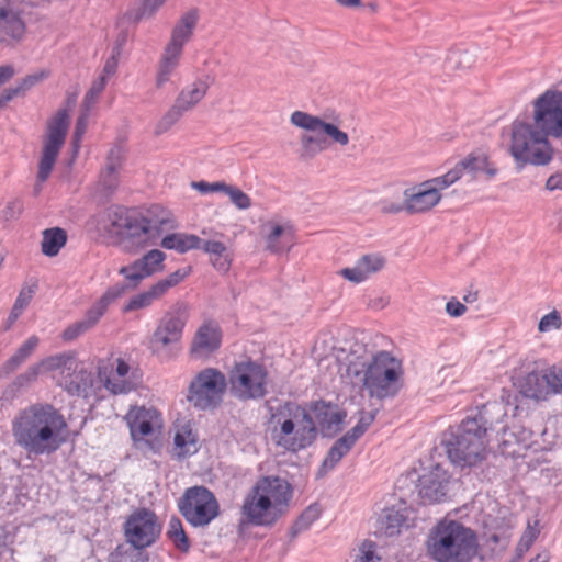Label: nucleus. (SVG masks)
I'll use <instances>...</instances> for the list:
<instances>
[{
  "label": "nucleus",
  "instance_id": "nucleus-1",
  "mask_svg": "<svg viewBox=\"0 0 562 562\" xmlns=\"http://www.w3.org/2000/svg\"><path fill=\"white\" fill-rule=\"evenodd\" d=\"M68 424L63 413L48 403L20 409L11 420L16 447L27 456H50L67 441Z\"/></svg>",
  "mask_w": 562,
  "mask_h": 562
},
{
  "label": "nucleus",
  "instance_id": "nucleus-2",
  "mask_svg": "<svg viewBox=\"0 0 562 562\" xmlns=\"http://www.w3.org/2000/svg\"><path fill=\"white\" fill-rule=\"evenodd\" d=\"M491 407L483 405L473 415L467 416L445 440L450 462L461 470L479 468L487 459V432L493 427L490 419Z\"/></svg>",
  "mask_w": 562,
  "mask_h": 562
},
{
  "label": "nucleus",
  "instance_id": "nucleus-3",
  "mask_svg": "<svg viewBox=\"0 0 562 562\" xmlns=\"http://www.w3.org/2000/svg\"><path fill=\"white\" fill-rule=\"evenodd\" d=\"M292 497L290 483L277 475L261 476L241 505V515L254 526H270L277 521Z\"/></svg>",
  "mask_w": 562,
  "mask_h": 562
},
{
  "label": "nucleus",
  "instance_id": "nucleus-4",
  "mask_svg": "<svg viewBox=\"0 0 562 562\" xmlns=\"http://www.w3.org/2000/svg\"><path fill=\"white\" fill-rule=\"evenodd\" d=\"M426 548L435 562H471L479 552V540L471 528L443 519L430 530Z\"/></svg>",
  "mask_w": 562,
  "mask_h": 562
},
{
  "label": "nucleus",
  "instance_id": "nucleus-5",
  "mask_svg": "<svg viewBox=\"0 0 562 562\" xmlns=\"http://www.w3.org/2000/svg\"><path fill=\"white\" fill-rule=\"evenodd\" d=\"M290 122L295 127L311 132L300 136L299 155L302 160H311L334 145L345 148L350 143L348 133L335 122L328 121L326 115L318 116L297 110L291 114Z\"/></svg>",
  "mask_w": 562,
  "mask_h": 562
},
{
  "label": "nucleus",
  "instance_id": "nucleus-6",
  "mask_svg": "<svg viewBox=\"0 0 562 562\" xmlns=\"http://www.w3.org/2000/svg\"><path fill=\"white\" fill-rule=\"evenodd\" d=\"M274 418L279 428H274L272 439L278 447L297 452L315 441L317 436L315 422L302 406L285 403Z\"/></svg>",
  "mask_w": 562,
  "mask_h": 562
},
{
  "label": "nucleus",
  "instance_id": "nucleus-7",
  "mask_svg": "<svg viewBox=\"0 0 562 562\" xmlns=\"http://www.w3.org/2000/svg\"><path fill=\"white\" fill-rule=\"evenodd\" d=\"M403 366L401 360L387 351L375 353L364 368L361 376L352 383H361L370 397L378 400L395 397L403 385Z\"/></svg>",
  "mask_w": 562,
  "mask_h": 562
},
{
  "label": "nucleus",
  "instance_id": "nucleus-8",
  "mask_svg": "<svg viewBox=\"0 0 562 562\" xmlns=\"http://www.w3.org/2000/svg\"><path fill=\"white\" fill-rule=\"evenodd\" d=\"M510 154L520 166L546 165L552 158V149L546 135L520 122L513 124Z\"/></svg>",
  "mask_w": 562,
  "mask_h": 562
},
{
  "label": "nucleus",
  "instance_id": "nucleus-9",
  "mask_svg": "<svg viewBox=\"0 0 562 562\" xmlns=\"http://www.w3.org/2000/svg\"><path fill=\"white\" fill-rule=\"evenodd\" d=\"M150 214V217L137 213L134 215L131 225H127L121 239L126 250L137 251L149 245H155L162 229L173 227V221L167 211L155 206Z\"/></svg>",
  "mask_w": 562,
  "mask_h": 562
},
{
  "label": "nucleus",
  "instance_id": "nucleus-10",
  "mask_svg": "<svg viewBox=\"0 0 562 562\" xmlns=\"http://www.w3.org/2000/svg\"><path fill=\"white\" fill-rule=\"evenodd\" d=\"M178 508L183 518L195 528L209 526L220 516L215 495L205 486H192L179 498Z\"/></svg>",
  "mask_w": 562,
  "mask_h": 562
},
{
  "label": "nucleus",
  "instance_id": "nucleus-11",
  "mask_svg": "<svg viewBox=\"0 0 562 562\" xmlns=\"http://www.w3.org/2000/svg\"><path fill=\"white\" fill-rule=\"evenodd\" d=\"M231 393L241 401L262 398L267 394L268 372L252 360L235 363L228 375Z\"/></svg>",
  "mask_w": 562,
  "mask_h": 562
},
{
  "label": "nucleus",
  "instance_id": "nucleus-12",
  "mask_svg": "<svg viewBox=\"0 0 562 562\" xmlns=\"http://www.w3.org/2000/svg\"><path fill=\"white\" fill-rule=\"evenodd\" d=\"M226 386L224 373L214 368H206L191 381L187 398L198 409L214 408L221 404Z\"/></svg>",
  "mask_w": 562,
  "mask_h": 562
},
{
  "label": "nucleus",
  "instance_id": "nucleus-13",
  "mask_svg": "<svg viewBox=\"0 0 562 562\" xmlns=\"http://www.w3.org/2000/svg\"><path fill=\"white\" fill-rule=\"evenodd\" d=\"M69 127L68 110L60 109L47 122V134L43 140L42 157L38 164L37 180L44 182L48 179L59 150L63 147Z\"/></svg>",
  "mask_w": 562,
  "mask_h": 562
},
{
  "label": "nucleus",
  "instance_id": "nucleus-14",
  "mask_svg": "<svg viewBox=\"0 0 562 562\" xmlns=\"http://www.w3.org/2000/svg\"><path fill=\"white\" fill-rule=\"evenodd\" d=\"M453 175H442L426 180L411 189L404 191L406 198V213L409 215L424 214L437 206L441 199V191L451 184L450 178Z\"/></svg>",
  "mask_w": 562,
  "mask_h": 562
},
{
  "label": "nucleus",
  "instance_id": "nucleus-15",
  "mask_svg": "<svg viewBox=\"0 0 562 562\" xmlns=\"http://www.w3.org/2000/svg\"><path fill=\"white\" fill-rule=\"evenodd\" d=\"M535 127L542 135L554 137L562 153V93L547 91L535 101Z\"/></svg>",
  "mask_w": 562,
  "mask_h": 562
},
{
  "label": "nucleus",
  "instance_id": "nucleus-16",
  "mask_svg": "<svg viewBox=\"0 0 562 562\" xmlns=\"http://www.w3.org/2000/svg\"><path fill=\"white\" fill-rule=\"evenodd\" d=\"M209 83L196 79L181 89L173 104L158 121L155 133L157 135L169 131L187 112L192 111L206 95Z\"/></svg>",
  "mask_w": 562,
  "mask_h": 562
},
{
  "label": "nucleus",
  "instance_id": "nucleus-17",
  "mask_svg": "<svg viewBox=\"0 0 562 562\" xmlns=\"http://www.w3.org/2000/svg\"><path fill=\"white\" fill-rule=\"evenodd\" d=\"M188 319V305L177 302L160 319L149 339V348L154 353L161 352L165 348L177 344L182 336L183 327Z\"/></svg>",
  "mask_w": 562,
  "mask_h": 562
},
{
  "label": "nucleus",
  "instance_id": "nucleus-18",
  "mask_svg": "<svg viewBox=\"0 0 562 562\" xmlns=\"http://www.w3.org/2000/svg\"><path fill=\"white\" fill-rule=\"evenodd\" d=\"M126 541L135 549H145L158 539L161 526L156 514L147 508L132 513L124 525Z\"/></svg>",
  "mask_w": 562,
  "mask_h": 562
},
{
  "label": "nucleus",
  "instance_id": "nucleus-19",
  "mask_svg": "<svg viewBox=\"0 0 562 562\" xmlns=\"http://www.w3.org/2000/svg\"><path fill=\"white\" fill-rule=\"evenodd\" d=\"M126 292V286L114 284L110 286L102 296L86 312L82 319L69 325L63 331V339L70 341L93 328L105 314L109 306Z\"/></svg>",
  "mask_w": 562,
  "mask_h": 562
},
{
  "label": "nucleus",
  "instance_id": "nucleus-20",
  "mask_svg": "<svg viewBox=\"0 0 562 562\" xmlns=\"http://www.w3.org/2000/svg\"><path fill=\"white\" fill-rule=\"evenodd\" d=\"M165 252L153 249L142 258L135 260L128 266L120 268L119 273L125 278L127 289H135L144 279L164 270Z\"/></svg>",
  "mask_w": 562,
  "mask_h": 562
},
{
  "label": "nucleus",
  "instance_id": "nucleus-21",
  "mask_svg": "<svg viewBox=\"0 0 562 562\" xmlns=\"http://www.w3.org/2000/svg\"><path fill=\"white\" fill-rule=\"evenodd\" d=\"M450 483L448 471L436 464L418 479V494L424 503H440L447 498Z\"/></svg>",
  "mask_w": 562,
  "mask_h": 562
},
{
  "label": "nucleus",
  "instance_id": "nucleus-22",
  "mask_svg": "<svg viewBox=\"0 0 562 562\" xmlns=\"http://www.w3.org/2000/svg\"><path fill=\"white\" fill-rule=\"evenodd\" d=\"M498 172L497 167L484 153H471L461 159L446 175H453L450 178L451 184L456 183L464 173H469L473 180L483 178L486 181L492 180Z\"/></svg>",
  "mask_w": 562,
  "mask_h": 562
},
{
  "label": "nucleus",
  "instance_id": "nucleus-23",
  "mask_svg": "<svg viewBox=\"0 0 562 562\" xmlns=\"http://www.w3.org/2000/svg\"><path fill=\"white\" fill-rule=\"evenodd\" d=\"M187 276L188 272L182 270L172 272L167 278L161 279L151 285L148 290L132 296L123 311L126 313L150 306L155 301L162 297L170 288L181 282Z\"/></svg>",
  "mask_w": 562,
  "mask_h": 562
},
{
  "label": "nucleus",
  "instance_id": "nucleus-24",
  "mask_svg": "<svg viewBox=\"0 0 562 562\" xmlns=\"http://www.w3.org/2000/svg\"><path fill=\"white\" fill-rule=\"evenodd\" d=\"M342 352L346 353L342 360V367L345 368L344 375L347 376L351 383L357 378L361 376L364 368L370 363L372 357L375 356L366 344L359 340L349 341L348 347L342 348Z\"/></svg>",
  "mask_w": 562,
  "mask_h": 562
},
{
  "label": "nucleus",
  "instance_id": "nucleus-25",
  "mask_svg": "<svg viewBox=\"0 0 562 562\" xmlns=\"http://www.w3.org/2000/svg\"><path fill=\"white\" fill-rule=\"evenodd\" d=\"M222 334L216 324L204 323L196 330L190 347L191 355L196 359L209 358L221 347Z\"/></svg>",
  "mask_w": 562,
  "mask_h": 562
},
{
  "label": "nucleus",
  "instance_id": "nucleus-26",
  "mask_svg": "<svg viewBox=\"0 0 562 562\" xmlns=\"http://www.w3.org/2000/svg\"><path fill=\"white\" fill-rule=\"evenodd\" d=\"M199 19L200 13L196 8H192L182 13L175 23L170 38L165 47L183 54L184 45L192 38Z\"/></svg>",
  "mask_w": 562,
  "mask_h": 562
},
{
  "label": "nucleus",
  "instance_id": "nucleus-27",
  "mask_svg": "<svg viewBox=\"0 0 562 562\" xmlns=\"http://www.w3.org/2000/svg\"><path fill=\"white\" fill-rule=\"evenodd\" d=\"M385 258L380 254L361 256L352 268H344L339 274L353 283L366 281L371 274L381 271L385 266Z\"/></svg>",
  "mask_w": 562,
  "mask_h": 562
},
{
  "label": "nucleus",
  "instance_id": "nucleus-28",
  "mask_svg": "<svg viewBox=\"0 0 562 562\" xmlns=\"http://www.w3.org/2000/svg\"><path fill=\"white\" fill-rule=\"evenodd\" d=\"M314 413L322 430L327 435L339 431L346 417V414L337 409L336 406L324 402L315 404Z\"/></svg>",
  "mask_w": 562,
  "mask_h": 562
},
{
  "label": "nucleus",
  "instance_id": "nucleus-29",
  "mask_svg": "<svg viewBox=\"0 0 562 562\" xmlns=\"http://www.w3.org/2000/svg\"><path fill=\"white\" fill-rule=\"evenodd\" d=\"M267 249L273 254L289 251L294 245V231L290 225H270L266 235Z\"/></svg>",
  "mask_w": 562,
  "mask_h": 562
},
{
  "label": "nucleus",
  "instance_id": "nucleus-30",
  "mask_svg": "<svg viewBox=\"0 0 562 562\" xmlns=\"http://www.w3.org/2000/svg\"><path fill=\"white\" fill-rule=\"evenodd\" d=\"M157 417L155 409H147L144 407L136 408L128 413L127 420L131 429V435L135 440H139L148 436L154 430V418Z\"/></svg>",
  "mask_w": 562,
  "mask_h": 562
},
{
  "label": "nucleus",
  "instance_id": "nucleus-31",
  "mask_svg": "<svg viewBox=\"0 0 562 562\" xmlns=\"http://www.w3.org/2000/svg\"><path fill=\"white\" fill-rule=\"evenodd\" d=\"M210 257V262L220 273H226L233 261V254L228 247L220 240H203L201 248Z\"/></svg>",
  "mask_w": 562,
  "mask_h": 562
},
{
  "label": "nucleus",
  "instance_id": "nucleus-32",
  "mask_svg": "<svg viewBox=\"0 0 562 562\" xmlns=\"http://www.w3.org/2000/svg\"><path fill=\"white\" fill-rule=\"evenodd\" d=\"M60 385L70 395H83L87 396L88 391L92 387L91 373L85 369H78L77 364L72 366L70 372H66L60 381Z\"/></svg>",
  "mask_w": 562,
  "mask_h": 562
},
{
  "label": "nucleus",
  "instance_id": "nucleus-33",
  "mask_svg": "<svg viewBox=\"0 0 562 562\" xmlns=\"http://www.w3.org/2000/svg\"><path fill=\"white\" fill-rule=\"evenodd\" d=\"M356 442L357 441H355L348 434H345L341 438L336 440L323 460L318 470V475L324 476L334 470L340 460L349 453Z\"/></svg>",
  "mask_w": 562,
  "mask_h": 562
},
{
  "label": "nucleus",
  "instance_id": "nucleus-34",
  "mask_svg": "<svg viewBox=\"0 0 562 562\" xmlns=\"http://www.w3.org/2000/svg\"><path fill=\"white\" fill-rule=\"evenodd\" d=\"M520 393L528 398L536 401L546 400L550 393L549 385L546 382V374L532 370L519 382Z\"/></svg>",
  "mask_w": 562,
  "mask_h": 562
},
{
  "label": "nucleus",
  "instance_id": "nucleus-35",
  "mask_svg": "<svg viewBox=\"0 0 562 562\" xmlns=\"http://www.w3.org/2000/svg\"><path fill=\"white\" fill-rule=\"evenodd\" d=\"M24 31V23L14 10L0 8V41L20 40Z\"/></svg>",
  "mask_w": 562,
  "mask_h": 562
},
{
  "label": "nucleus",
  "instance_id": "nucleus-36",
  "mask_svg": "<svg viewBox=\"0 0 562 562\" xmlns=\"http://www.w3.org/2000/svg\"><path fill=\"white\" fill-rule=\"evenodd\" d=\"M48 77L47 71H40L36 74L27 75L21 80H19L15 86L4 89L0 94V106L4 105L12 99L16 97H23L30 91L34 86L43 81Z\"/></svg>",
  "mask_w": 562,
  "mask_h": 562
},
{
  "label": "nucleus",
  "instance_id": "nucleus-37",
  "mask_svg": "<svg viewBox=\"0 0 562 562\" xmlns=\"http://www.w3.org/2000/svg\"><path fill=\"white\" fill-rule=\"evenodd\" d=\"M181 56L182 54L178 52L164 48L155 78L156 88L161 89L170 80L171 75L180 64Z\"/></svg>",
  "mask_w": 562,
  "mask_h": 562
},
{
  "label": "nucleus",
  "instance_id": "nucleus-38",
  "mask_svg": "<svg viewBox=\"0 0 562 562\" xmlns=\"http://www.w3.org/2000/svg\"><path fill=\"white\" fill-rule=\"evenodd\" d=\"M161 247L184 254L191 249H200L202 239L193 234L172 233L162 237Z\"/></svg>",
  "mask_w": 562,
  "mask_h": 562
},
{
  "label": "nucleus",
  "instance_id": "nucleus-39",
  "mask_svg": "<svg viewBox=\"0 0 562 562\" xmlns=\"http://www.w3.org/2000/svg\"><path fill=\"white\" fill-rule=\"evenodd\" d=\"M42 235V252L48 257L56 256L67 241V233L60 227L44 229Z\"/></svg>",
  "mask_w": 562,
  "mask_h": 562
},
{
  "label": "nucleus",
  "instance_id": "nucleus-40",
  "mask_svg": "<svg viewBox=\"0 0 562 562\" xmlns=\"http://www.w3.org/2000/svg\"><path fill=\"white\" fill-rule=\"evenodd\" d=\"M136 212L127 209L116 206L112 209L108 215L109 226L108 231L110 234L119 236L121 239L126 231L127 225H131V221Z\"/></svg>",
  "mask_w": 562,
  "mask_h": 562
},
{
  "label": "nucleus",
  "instance_id": "nucleus-41",
  "mask_svg": "<svg viewBox=\"0 0 562 562\" xmlns=\"http://www.w3.org/2000/svg\"><path fill=\"white\" fill-rule=\"evenodd\" d=\"M178 458L194 454L198 451V436L189 426H183L175 436Z\"/></svg>",
  "mask_w": 562,
  "mask_h": 562
},
{
  "label": "nucleus",
  "instance_id": "nucleus-42",
  "mask_svg": "<svg viewBox=\"0 0 562 562\" xmlns=\"http://www.w3.org/2000/svg\"><path fill=\"white\" fill-rule=\"evenodd\" d=\"M405 522L404 515L395 509H385L379 520V531L385 537H393L401 532Z\"/></svg>",
  "mask_w": 562,
  "mask_h": 562
},
{
  "label": "nucleus",
  "instance_id": "nucleus-43",
  "mask_svg": "<svg viewBox=\"0 0 562 562\" xmlns=\"http://www.w3.org/2000/svg\"><path fill=\"white\" fill-rule=\"evenodd\" d=\"M167 537L179 551L186 553L190 550V540L184 531L182 521L176 516L169 520Z\"/></svg>",
  "mask_w": 562,
  "mask_h": 562
},
{
  "label": "nucleus",
  "instance_id": "nucleus-44",
  "mask_svg": "<svg viewBox=\"0 0 562 562\" xmlns=\"http://www.w3.org/2000/svg\"><path fill=\"white\" fill-rule=\"evenodd\" d=\"M74 364V359L64 353L50 356L37 362L41 372L60 370L63 376L66 372H70L72 370Z\"/></svg>",
  "mask_w": 562,
  "mask_h": 562
},
{
  "label": "nucleus",
  "instance_id": "nucleus-45",
  "mask_svg": "<svg viewBox=\"0 0 562 562\" xmlns=\"http://www.w3.org/2000/svg\"><path fill=\"white\" fill-rule=\"evenodd\" d=\"M322 514V508L318 504H312L304 509L292 526V536L307 530L314 521H316Z\"/></svg>",
  "mask_w": 562,
  "mask_h": 562
},
{
  "label": "nucleus",
  "instance_id": "nucleus-46",
  "mask_svg": "<svg viewBox=\"0 0 562 562\" xmlns=\"http://www.w3.org/2000/svg\"><path fill=\"white\" fill-rule=\"evenodd\" d=\"M41 373L42 372L37 363L30 366L23 373L15 376L12 383L8 386V391L15 394L21 390L27 389L37 380Z\"/></svg>",
  "mask_w": 562,
  "mask_h": 562
},
{
  "label": "nucleus",
  "instance_id": "nucleus-47",
  "mask_svg": "<svg viewBox=\"0 0 562 562\" xmlns=\"http://www.w3.org/2000/svg\"><path fill=\"white\" fill-rule=\"evenodd\" d=\"M376 543L372 540L361 541L352 551V562H380Z\"/></svg>",
  "mask_w": 562,
  "mask_h": 562
},
{
  "label": "nucleus",
  "instance_id": "nucleus-48",
  "mask_svg": "<svg viewBox=\"0 0 562 562\" xmlns=\"http://www.w3.org/2000/svg\"><path fill=\"white\" fill-rule=\"evenodd\" d=\"M33 294H34V289L31 286L23 288L20 291V293L15 300V303L10 312V315L8 317L9 326L14 324L15 321L20 317V315L23 313L24 308L30 304V302L33 297Z\"/></svg>",
  "mask_w": 562,
  "mask_h": 562
},
{
  "label": "nucleus",
  "instance_id": "nucleus-49",
  "mask_svg": "<svg viewBox=\"0 0 562 562\" xmlns=\"http://www.w3.org/2000/svg\"><path fill=\"white\" fill-rule=\"evenodd\" d=\"M378 411V408L372 411H361L357 425L346 434H348L355 441H357L374 422Z\"/></svg>",
  "mask_w": 562,
  "mask_h": 562
},
{
  "label": "nucleus",
  "instance_id": "nucleus-50",
  "mask_svg": "<svg viewBox=\"0 0 562 562\" xmlns=\"http://www.w3.org/2000/svg\"><path fill=\"white\" fill-rule=\"evenodd\" d=\"M167 0H142L138 9L131 14L134 22H139L143 19H151L156 12L164 5Z\"/></svg>",
  "mask_w": 562,
  "mask_h": 562
},
{
  "label": "nucleus",
  "instance_id": "nucleus-51",
  "mask_svg": "<svg viewBox=\"0 0 562 562\" xmlns=\"http://www.w3.org/2000/svg\"><path fill=\"white\" fill-rule=\"evenodd\" d=\"M135 385L131 379H117L111 374L104 380V387L115 395L127 394L135 389Z\"/></svg>",
  "mask_w": 562,
  "mask_h": 562
},
{
  "label": "nucleus",
  "instance_id": "nucleus-52",
  "mask_svg": "<svg viewBox=\"0 0 562 562\" xmlns=\"http://www.w3.org/2000/svg\"><path fill=\"white\" fill-rule=\"evenodd\" d=\"M126 150L122 144H114L106 156L105 167L108 170L120 171L125 160Z\"/></svg>",
  "mask_w": 562,
  "mask_h": 562
},
{
  "label": "nucleus",
  "instance_id": "nucleus-53",
  "mask_svg": "<svg viewBox=\"0 0 562 562\" xmlns=\"http://www.w3.org/2000/svg\"><path fill=\"white\" fill-rule=\"evenodd\" d=\"M225 194L229 196L231 202L239 210H247L251 206L249 195L237 187L228 184Z\"/></svg>",
  "mask_w": 562,
  "mask_h": 562
},
{
  "label": "nucleus",
  "instance_id": "nucleus-54",
  "mask_svg": "<svg viewBox=\"0 0 562 562\" xmlns=\"http://www.w3.org/2000/svg\"><path fill=\"white\" fill-rule=\"evenodd\" d=\"M539 531L528 525L527 529L524 531L520 540L516 547V557L517 559L522 558V555L530 549L532 543L538 537Z\"/></svg>",
  "mask_w": 562,
  "mask_h": 562
},
{
  "label": "nucleus",
  "instance_id": "nucleus-55",
  "mask_svg": "<svg viewBox=\"0 0 562 562\" xmlns=\"http://www.w3.org/2000/svg\"><path fill=\"white\" fill-rule=\"evenodd\" d=\"M462 375L460 369L453 366L442 367L437 373V380L442 386L450 387L457 383Z\"/></svg>",
  "mask_w": 562,
  "mask_h": 562
},
{
  "label": "nucleus",
  "instance_id": "nucleus-56",
  "mask_svg": "<svg viewBox=\"0 0 562 562\" xmlns=\"http://www.w3.org/2000/svg\"><path fill=\"white\" fill-rule=\"evenodd\" d=\"M562 327V318L558 311H552L541 317L538 324V330L540 333H548L553 329H560Z\"/></svg>",
  "mask_w": 562,
  "mask_h": 562
},
{
  "label": "nucleus",
  "instance_id": "nucleus-57",
  "mask_svg": "<svg viewBox=\"0 0 562 562\" xmlns=\"http://www.w3.org/2000/svg\"><path fill=\"white\" fill-rule=\"evenodd\" d=\"M106 85V77L100 76L97 80H94L88 90V92L85 95L83 99V105L87 108V111L89 108L94 104L98 97L101 94V92L104 90Z\"/></svg>",
  "mask_w": 562,
  "mask_h": 562
},
{
  "label": "nucleus",
  "instance_id": "nucleus-58",
  "mask_svg": "<svg viewBox=\"0 0 562 562\" xmlns=\"http://www.w3.org/2000/svg\"><path fill=\"white\" fill-rule=\"evenodd\" d=\"M546 382L553 394H562V368L549 369L546 373Z\"/></svg>",
  "mask_w": 562,
  "mask_h": 562
},
{
  "label": "nucleus",
  "instance_id": "nucleus-59",
  "mask_svg": "<svg viewBox=\"0 0 562 562\" xmlns=\"http://www.w3.org/2000/svg\"><path fill=\"white\" fill-rule=\"evenodd\" d=\"M119 175L120 171L115 170H108V167H104L100 175V181L103 188L109 191L113 192L117 186H119Z\"/></svg>",
  "mask_w": 562,
  "mask_h": 562
},
{
  "label": "nucleus",
  "instance_id": "nucleus-60",
  "mask_svg": "<svg viewBox=\"0 0 562 562\" xmlns=\"http://www.w3.org/2000/svg\"><path fill=\"white\" fill-rule=\"evenodd\" d=\"M40 339L33 335L29 337L15 351V355L22 360L26 361V359L34 352L36 347L38 346Z\"/></svg>",
  "mask_w": 562,
  "mask_h": 562
},
{
  "label": "nucleus",
  "instance_id": "nucleus-61",
  "mask_svg": "<svg viewBox=\"0 0 562 562\" xmlns=\"http://www.w3.org/2000/svg\"><path fill=\"white\" fill-rule=\"evenodd\" d=\"M380 210L384 214H398L403 211L406 212V198H404L403 202L383 199L380 201Z\"/></svg>",
  "mask_w": 562,
  "mask_h": 562
},
{
  "label": "nucleus",
  "instance_id": "nucleus-62",
  "mask_svg": "<svg viewBox=\"0 0 562 562\" xmlns=\"http://www.w3.org/2000/svg\"><path fill=\"white\" fill-rule=\"evenodd\" d=\"M193 186L202 193H210V192L225 193L228 184L223 181H217V182H212V183L201 181V182H194Z\"/></svg>",
  "mask_w": 562,
  "mask_h": 562
},
{
  "label": "nucleus",
  "instance_id": "nucleus-63",
  "mask_svg": "<svg viewBox=\"0 0 562 562\" xmlns=\"http://www.w3.org/2000/svg\"><path fill=\"white\" fill-rule=\"evenodd\" d=\"M454 60V64L459 68H470L474 64V57L468 52H458L454 53L451 57Z\"/></svg>",
  "mask_w": 562,
  "mask_h": 562
},
{
  "label": "nucleus",
  "instance_id": "nucleus-64",
  "mask_svg": "<svg viewBox=\"0 0 562 562\" xmlns=\"http://www.w3.org/2000/svg\"><path fill=\"white\" fill-rule=\"evenodd\" d=\"M446 312L451 316V317H460L462 316L465 312H467V307L464 304H462L461 302H459L458 300L456 299H451L449 302H447L446 304Z\"/></svg>",
  "mask_w": 562,
  "mask_h": 562
}]
</instances>
